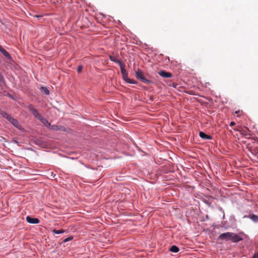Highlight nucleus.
Instances as JSON below:
<instances>
[{"label": "nucleus", "instance_id": "1", "mask_svg": "<svg viewBox=\"0 0 258 258\" xmlns=\"http://www.w3.org/2000/svg\"><path fill=\"white\" fill-rule=\"evenodd\" d=\"M218 238L221 240L230 241L234 243L242 240V238L238 234L229 232L221 234Z\"/></svg>", "mask_w": 258, "mask_h": 258}, {"label": "nucleus", "instance_id": "2", "mask_svg": "<svg viewBox=\"0 0 258 258\" xmlns=\"http://www.w3.org/2000/svg\"><path fill=\"white\" fill-rule=\"evenodd\" d=\"M136 77L140 79L142 82L145 83H150L151 81L147 79H146L144 76L143 72H142L140 70H138L136 72Z\"/></svg>", "mask_w": 258, "mask_h": 258}, {"label": "nucleus", "instance_id": "3", "mask_svg": "<svg viewBox=\"0 0 258 258\" xmlns=\"http://www.w3.org/2000/svg\"><path fill=\"white\" fill-rule=\"evenodd\" d=\"M28 108L31 113L36 117L37 119H39L41 115L39 114L38 110L34 108L32 104H29L28 106Z\"/></svg>", "mask_w": 258, "mask_h": 258}, {"label": "nucleus", "instance_id": "4", "mask_svg": "<svg viewBox=\"0 0 258 258\" xmlns=\"http://www.w3.org/2000/svg\"><path fill=\"white\" fill-rule=\"evenodd\" d=\"M26 221L31 224H38L39 223V220L38 218H32L30 216L26 217Z\"/></svg>", "mask_w": 258, "mask_h": 258}, {"label": "nucleus", "instance_id": "5", "mask_svg": "<svg viewBox=\"0 0 258 258\" xmlns=\"http://www.w3.org/2000/svg\"><path fill=\"white\" fill-rule=\"evenodd\" d=\"M50 129L53 131H65L66 129L63 126L61 125H50Z\"/></svg>", "mask_w": 258, "mask_h": 258}, {"label": "nucleus", "instance_id": "6", "mask_svg": "<svg viewBox=\"0 0 258 258\" xmlns=\"http://www.w3.org/2000/svg\"><path fill=\"white\" fill-rule=\"evenodd\" d=\"M121 73L122 75L123 79L126 81L128 79L127 74L125 70L124 69V67L123 63L120 66Z\"/></svg>", "mask_w": 258, "mask_h": 258}, {"label": "nucleus", "instance_id": "7", "mask_svg": "<svg viewBox=\"0 0 258 258\" xmlns=\"http://www.w3.org/2000/svg\"><path fill=\"white\" fill-rule=\"evenodd\" d=\"M159 74L160 76L163 78H170L172 76L171 73L167 72L165 71H161L159 72Z\"/></svg>", "mask_w": 258, "mask_h": 258}, {"label": "nucleus", "instance_id": "8", "mask_svg": "<svg viewBox=\"0 0 258 258\" xmlns=\"http://www.w3.org/2000/svg\"><path fill=\"white\" fill-rule=\"evenodd\" d=\"M200 137L204 140H211L212 139V137L206 134L205 133L203 132H200L199 133Z\"/></svg>", "mask_w": 258, "mask_h": 258}, {"label": "nucleus", "instance_id": "9", "mask_svg": "<svg viewBox=\"0 0 258 258\" xmlns=\"http://www.w3.org/2000/svg\"><path fill=\"white\" fill-rule=\"evenodd\" d=\"M0 51L7 58L10 59L11 58L10 53L8 51H7L4 48H3L1 45H0Z\"/></svg>", "mask_w": 258, "mask_h": 258}, {"label": "nucleus", "instance_id": "10", "mask_svg": "<svg viewBox=\"0 0 258 258\" xmlns=\"http://www.w3.org/2000/svg\"><path fill=\"white\" fill-rule=\"evenodd\" d=\"M38 120H40L41 122L43 123L45 126L48 127L50 126V123L48 121V120L46 118H45L42 115L38 119Z\"/></svg>", "mask_w": 258, "mask_h": 258}, {"label": "nucleus", "instance_id": "11", "mask_svg": "<svg viewBox=\"0 0 258 258\" xmlns=\"http://www.w3.org/2000/svg\"><path fill=\"white\" fill-rule=\"evenodd\" d=\"M109 58H110V60H111L112 61H113V62H115L118 63L119 65V66H121V64H123L121 60L118 59L114 56L110 55Z\"/></svg>", "mask_w": 258, "mask_h": 258}, {"label": "nucleus", "instance_id": "12", "mask_svg": "<svg viewBox=\"0 0 258 258\" xmlns=\"http://www.w3.org/2000/svg\"><path fill=\"white\" fill-rule=\"evenodd\" d=\"M10 122L14 125L16 127L19 128L20 127V125L19 124V121L15 119L14 118L12 119V121H10Z\"/></svg>", "mask_w": 258, "mask_h": 258}, {"label": "nucleus", "instance_id": "13", "mask_svg": "<svg viewBox=\"0 0 258 258\" xmlns=\"http://www.w3.org/2000/svg\"><path fill=\"white\" fill-rule=\"evenodd\" d=\"M248 217H249L251 220H252L254 222H258V216L252 214L249 215Z\"/></svg>", "mask_w": 258, "mask_h": 258}, {"label": "nucleus", "instance_id": "14", "mask_svg": "<svg viewBox=\"0 0 258 258\" xmlns=\"http://www.w3.org/2000/svg\"><path fill=\"white\" fill-rule=\"evenodd\" d=\"M179 248L176 245H172L169 249V250L173 252H177L179 251Z\"/></svg>", "mask_w": 258, "mask_h": 258}, {"label": "nucleus", "instance_id": "15", "mask_svg": "<svg viewBox=\"0 0 258 258\" xmlns=\"http://www.w3.org/2000/svg\"><path fill=\"white\" fill-rule=\"evenodd\" d=\"M53 232L55 233V234H61V233H64V230H63L62 229H60V230L54 229L53 230Z\"/></svg>", "mask_w": 258, "mask_h": 258}, {"label": "nucleus", "instance_id": "16", "mask_svg": "<svg viewBox=\"0 0 258 258\" xmlns=\"http://www.w3.org/2000/svg\"><path fill=\"white\" fill-rule=\"evenodd\" d=\"M1 115H2V117L5 118H7L8 117V116H9L10 114H9L8 113H7V112H5V111H2L0 113Z\"/></svg>", "mask_w": 258, "mask_h": 258}, {"label": "nucleus", "instance_id": "17", "mask_svg": "<svg viewBox=\"0 0 258 258\" xmlns=\"http://www.w3.org/2000/svg\"><path fill=\"white\" fill-rule=\"evenodd\" d=\"M41 90L45 94H46V95L49 94V92L47 88L42 87H41Z\"/></svg>", "mask_w": 258, "mask_h": 258}, {"label": "nucleus", "instance_id": "18", "mask_svg": "<svg viewBox=\"0 0 258 258\" xmlns=\"http://www.w3.org/2000/svg\"><path fill=\"white\" fill-rule=\"evenodd\" d=\"M6 86V82L5 79H4V83L2 82H0V88L1 90L4 89V87Z\"/></svg>", "mask_w": 258, "mask_h": 258}, {"label": "nucleus", "instance_id": "19", "mask_svg": "<svg viewBox=\"0 0 258 258\" xmlns=\"http://www.w3.org/2000/svg\"><path fill=\"white\" fill-rule=\"evenodd\" d=\"M126 82L129 83H131V84H136L137 83V82L134 80H133V79H131L130 78H128L126 81Z\"/></svg>", "mask_w": 258, "mask_h": 258}, {"label": "nucleus", "instance_id": "20", "mask_svg": "<svg viewBox=\"0 0 258 258\" xmlns=\"http://www.w3.org/2000/svg\"><path fill=\"white\" fill-rule=\"evenodd\" d=\"M249 132V130L248 129L243 130L242 131V134L244 135L245 136L248 135L249 134L247 133V132Z\"/></svg>", "mask_w": 258, "mask_h": 258}, {"label": "nucleus", "instance_id": "21", "mask_svg": "<svg viewBox=\"0 0 258 258\" xmlns=\"http://www.w3.org/2000/svg\"><path fill=\"white\" fill-rule=\"evenodd\" d=\"M72 239H73V237L72 236H70V237L64 239L63 240V242L65 243V242H68V241H69L70 240H71Z\"/></svg>", "mask_w": 258, "mask_h": 258}, {"label": "nucleus", "instance_id": "22", "mask_svg": "<svg viewBox=\"0 0 258 258\" xmlns=\"http://www.w3.org/2000/svg\"><path fill=\"white\" fill-rule=\"evenodd\" d=\"M83 67L82 66H79L77 68V72L78 73H81L83 70Z\"/></svg>", "mask_w": 258, "mask_h": 258}, {"label": "nucleus", "instance_id": "23", "mask_svg": "<svg viewBox=\"0 0 258 258\" xmlns=\"http://www.w3.org/2000/svg\"><path fill=\"white\" fill-rule=\"evenodd\" d=\"M13 118H13V117H12L11 115H9V116H8V118H7L6 119L10 122L11 121H12V119H13Z\"/></svg>", "mask_w": 258, "mask_h": 258}, {"label": "nucleus", "instance_id": "24", "mask_svg": "<svg viewBox=\"0 0 258 258\" xmlns=\"http://www.w3.org/2000/svg\"><path fill=\"white\" fill-rule=\"evenodd\" d=\"M13 118H13V117H12L11 115H9V116H8V118H7L6 119L10 122L11 121H12V119H13Z\"/></svg>", "mask_w": 258, "mask_h": 258}, {"label": "nucleus", "instance_id": "25", "mask_svg": "<svg viewBox=\"0 0 258 258\" xmlns=\"http://www.w3.org/2000/svg\"><path fill=\"white\" fill-rule=\"evenodd\" d=\"M252 258H258V252H256L254 253Z\"/></svg>", "mask_w": 258, "mask_h": 258}, {"label": "nucleus", "instance_id": "26", "mask_svg": "<svg viewBox=\"0 0 258 258\" xmlns=\"http://www.w3.org/2000/svg\"><path fill=\"white\" fill-rule=\"evenodd\" d=\"M235 123L234 121H232V122H230V126H233V125H235Z\"/></svg>", "mask_w": 258, "mask_h": 258}, {"label": "nucleus", "instance_id": "27", "mask_svg": "<svg viewBox=\"0 0 258 258\" xmlns=\"http://www.w3.org/2000/svg\"><path fill=\"white\" fill-rule=\"evenodd\" d=\"M240 112H241V111H240V110L236 111L235 112V114H237V115H238V114L239 113H240Z\"/></svg>", "mask_w": 258, "mask_h": 258}]
</instances>
